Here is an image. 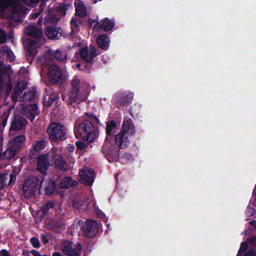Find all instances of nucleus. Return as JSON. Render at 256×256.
I'll use <instances>...</instances> for the list:
<instances>
[{"mask_svg": "<svg viewBox=\"0 0 256 256\" xmlns=\"http://www.w3.org/2000/svg\"><path fill=\"white\" fill-rule=\"evenodd\" d=\"M50 159L52 164L56 168L66 170L67 168V164L58 152L56 148H53L46 155H41L38 158L37 170L42 173H45L48 168L51 165Z\"/></svg>", "mask_w": 256, "mask_h": 256, "instance_id": "1", "label": "nucleus"}, {"mask_svg": "<svg viewBox=\"0 0 256 256\" xmlns=\"http://www.w3.org/2000/svg\"><path fill=\"white\" fill-rule=\"evenodd\" d=\"M80 81L78 78L73 80L72 84L73 90L69 95L70 100L68 102L76 107L82 100H84L89 92V86L86 85L85 88L79 86Z\"/></svg>", "mask_w": 256, "mask_h": 256, "instance_id": "2", "label": "nucleus"}, {"mask_svg": "<svg viewBox=\"0 0 256 256\" xmlns=\"http://www.w3.org/2000/svg\"><path fill=\"white\" fill-rule=\"evenodd\" d=\"M127 134H133L135 130L132 121L130 120H124L122 124V132L116 136L115 140L116 144L121 148H126L129 144V141L124 136V132Z\"/></svg>", "mask_w": 256, "mask_h": 256, "instance_id": "3", "label": "nucleus"}, {"mask_svg": "<svg viewBox=\"0 0 256 256\" xmlns=\"http://www.w3.org/2000/svg\"><path fill=\"white\" fill-rule=\"evenodd\" d=\"M76 136L88 142H92L96 136V132L92 124L84 122L79 126L76 132Z\"/></svg>", "mask_w": 256, "mask_h": 256, "instance_id": "4", "label": "nucleus"}, {"mask_svg": "<svg viewBox=\"0 0 256 256\" xmlns=\"http://www.w3.org/2000/svg\"><path fill=\"white\" fill-rule=\"evenodd\" d=\"M26 138L24 135L16 137L10 142V148L5 152L2 153L0 157L2 159H9L12 158L23 145Z\"/></svg>", "mask_w": 256, "mask_h": 256, "instance_id": "5", "label": "nucleus"}, {"mask_svg": "<svg viewBox=\"0 0 256 256\" xmlns=\"http://www.w3.org/2000/svg\"><path fill=\"white\" fill-rule=\"evenodd\" d=\"M48 132L50 138L53 141L60 140L65 138L66 129L60 124H52L48 128Z\"/></svg>", "mask_w": 256, "mask_h": 256, "instance_id": "6", "label": "nucleus"}, {"mask_svg": "<svg viewBox=\"0 0 256 256\" xmlns=\"http://www.w3.org/2000/svg\"><path fill=\"white\" fill-rule=\"evenodd\" d=\"M82 250L79 243L74 244L71 242H65L62 244V252L68 256H80Z\"/></svg>", "mask_w": 256, "mask_h": 256, "instance_id": "7", "label": "nucleus"}, {"mask_svg": "<svg viewBox=\"0 0 256 256\" xmlns=\"http://www.w3.org/2000/svg\"><path fill=\"white\" fill-rule=\"evenodd\" d=\"M38 184V180L36 178L27 180L23 186V192L25 196L31 198L36 192Z\"/></svg>", "mask_w": 256, "mask_h": 256, "instance_id": "8", "label": "nucleus"}, {"mask_svg": "<svg viewBox=\"0 0 256 256\" xmlns=\"http://www.w3.org/2000/svg\"><path fill=\"white\" fill-rule=\"evenodd\" d=\"M94 202L92 199L88 200L86 198H76L74 200L72 204L74 207L78 209L88 210L94 206Z\"/></svg>", "mask_w": 256, "mask_h": 256, "instance_id": "9", "label": "nucleus"}, {"mask_svg": "<svg viewBox=\"0 0 256 256\" xmlns=\"http://www.w3.org/2000/svg\"><path fill=\"white\" fill-rule=\"evenodd\" d=\"M80 182L87 185H91L94 182L95 176L94 170L86 168L80 170L79 173Z\"/></svg>", "mask_w": 256, "mask_h": 256, "instance_id": "10", "label": "nucleus"}, {"mask_svg": "<svg viewBox=\"0 0 256 256\" xmlns=\"http://www.w3.org/2000/svg\"><path fill=\"white\" fill-rule=\"evenodd\" d=\"M8 6H12L16 12L22 13L24 12L23 8L19 7L18 0H0V14Z\"/></svg>", "mask_w": 256, "mask_h": 256, "instance_id": "11", "label": "nucleus"}, {"mask_svg": "<svg viewBox=\"0 0 256 256\" xmlns=\"http://www.w3.org/2000/svg\"><path fill=\"white\" fill-rule=\"evenodd\" d=\"M80 54L82 59L87 62H91L96 56V50L93 46H90L89 50L87 47L82 48L80 51Z\"/></svg>", "mask_w": 256, "mask_h": 256, "instance_id": "12", "label": "nucleus"}, {"mask_svg": "<svg viewBox=\"0 0 256 256\" xmlns=\"http://www.w3.org/2000/svg\"><path fill=\"white\" fill-rule=\"evenodd\" d=\"M72 8L70 4L68 6H62L58 8L57 10V13L58 15L56 16H54L52 14H50L48 18L46 19V22L48 23H56L60 19V16H64L66 14V8Z\"/></svg>", "mask_w": 256, "mask_h": 256, "instance_id": "13", "label": "nucleus"}, {"mask_svg": "<svg viewBox=\"0 0 256 256\" xmlns=\"http://www.w3.org/2000/svg\"><path fill=\"white\" fill-rule=\"evenodd\" d=\"M62 76V73L58 67L56 65L51 66L49 70V78L52 82H56Z\"/></svg>", "mask_w": 256, "mask_h": 256, "instance_id": "14", "label": "nucleus"}, {"mask_svg": "<svg viewBox=\"0 0 256 256\" xmlns=\"http://www.w3.org/2000/svg\"><path fill=\"white\" fill-rule=\"evenodd\" d=\"M97 229V224L92 220L86 222L83 226V230L88 236H92Z\"/></svg>", "mask_w": 256, "mask_h": 256, "instance_id": "15", "label": "nucleus"}, {"mask_svg": "<svg viewBox=\"0 0 256 256\" xmlns=\"http://www.w3.org/2000/svg\"><path fill=\"white\" fill-rule=\"evenodd\" d=\"M40 188L43 189L46 194H52L56 189L54 182L51 180H42L40 183Z\"/></svg>", "mask_w": 256, "mask_h": 256, "instance_id": "16", "label": "nucleus"}, {"mask_svg": "<svg viewBox=\"0 0 256 256\" xmlns=\"http://www.w3.org/2000/svg\"><path fill=\"white\" fill-rule=\"evenodd\" d=\"M114 26V22L112 20H110L106 18L103 20L102 24L96 22L94 26V29L95 30L103 29L104 31L108 32L112 30Z\"/></svg>", "mask_w": 256, "mask_h": 256, "instance_id": "17", "label": "nucleus"}, {"mask_svg": "<svg viewBox=\"0 0 256 256\" xmlns=\"http://www.w3.org/2000/svg\"><path fill=\"white\" fill-rule=\"evenodd\" d=\"M24 115L32 121L35 116L38 114L37 106L35 104L30 105L23 109Z\"/></svg>", "mask_w": 256, "mask_h": 256, "instance_id": "18", "label": "nucleus"}, {"mask_svg": "<svg viewBox=\"0 0 256 256\" xmlns=\"http://www.w3.org/2000/svg\"><path fill=\"white\" fill-rule=\"evenodd\" d=\"M62 30L57 28H48L46 30V34L50 39H58L62 35Z\"/></svg>", "mask_w": 256, "mask_h": 256, "instance_id": "19", "label": "nucleus"}, {"mask_svg": "<svg viewBox=\"0 0 256 256\" xmlns=\"http://www.w3.org/2000/svg\"><path fill=\"white\" fill-rule=\"evenodd\" d=\"M26 122L25 119L16 116L12 122L10 130H20L26 125Z\"/></svg>", "mask_w": 256, "mask_h": 256, "instance_id": "20", "label": "nucleus"}, {"mask_svg": "<svg viewBox=\"0 0 256 256\" xmlns=\"http://www.w3.org/2000/svg\"><path fill=\"white\" fill-rule=\"evenodd\" d=\"M110 39L105 34L100 36L97 38V44L98 46L103 50H107L110 46Z\"/></svg>", "mask_w": 256, "mask_h": 256, "instance_id": "21", "label": "nucleus"}, {"mask_svg": "<svg viewBox=\"0 0 256 256\" xmlns=\"http://www.w3.org/2000/svg\"><path fill=\"white\" fill-rule=\"evenodd\" d=\"M24 30L26 34L36 38H40L42 34V30L37 28L34 26H30L26 27Z\"/></svg>", "mask_w": 256, "mask_h": 256, "instance_id": "22", "label": "nucleus"}, {"mask_svg": "<svg viewBox=\"0 0 256 256\" xmlns=\"http://www.w3.org/2000/svg\"><path fill=\"white\" fill-rule=\"evenodd\" d=\"M40 45L38 42L34 40L30 41L28 45L27 46L28 52L30 55L34 56L37 52V48Z\"/></svg>", "mask_w": 256, "mask_h": 256, "instance_id": "23", "label": "nucleus"}, {"mask_svg": "<svg viewBox=\"0 0 256 256\" xmlns=\"http://www.w3.org/2000/svg\"><path fill=\"white\" fill-rule=\"evenodd\" d=\"M77 184V182L73 180L71 178L66 177L62 180L60 184L62 188H68L70 186L76 185Z\"/></svg>", "mask_w": 256, "mask_h": 256, "instance_id": "24", "label": "nucleus"}, {"mask_svg": "<svg viewBox=\"0 0 256 256\" xmlns=\"http://www.w3.org/2000/svg\"><path fill=\"white\" fill-rule=\"evenodd\" d=\"M76 14L80 16H83L86 14V10L83 4L76 3Z\"/></svg>", "mask_w": 256, "mask_h": 256, "instance_id": "25", "label": "nucleus"}, {"mask_svg": "<svg viewBox=\"0 0 256 256\" xmlns=\"http://www.w3.org/2000/svg\"><path fill=\"white\" fill-rule=\"evenodd\" d=\"M116 124L114 121H111L107 123L106 134L110 135L112 132H116Z\"/></svg>", "mask_w": 256, "mask_h": 256, "instance_id": "26", "label": "nucleus"}, {"mask_svg": "<svg viewBox=\"0 0 256 256\" xmlns=\"http://www.w3.org/2000/svg\"><path fill=\"white\" fill-rule=\"evenodd\" d=\"M1 52L4 53V55L6 56L10 61L12 62L14 60V54L8 47H3Z\"/></svg>", "mask_w": 256, "mask_h": 256, "instance_id": "27", "label": "nucleus"}, {"mask_svg": "<svg viewBox=\"0 0 256 256\" xmlns=\"http://www.w3.org/2000/svg\"><path fill=\"white\" fill-rule=\"evenodd\" d=\"M46 146V142L44 140L38 141L34 146V149L36 152H38L44 149Z\"/></svg>", "mask_w": 256, "mask_h": 256, "instance_id": "28", "label": "nucleus"}, {"mask_svg": "<svg viewBox=\"0 0 256 256\" xmlns=\"http://www.w3.org/2000/svg\"><path fill=\"white\" fill-rule=\"evenodd\" d=\"M80 22L75 18H72L71 20L72 30L73 32H76L78 31V26Z\"/></svg>", "mask_w": 256, "mask_h": 256, "instance_id": "29", "label": "nucleus"}, {"mask_svg": "<svg viewBox=\"0 0 256 256\" xmlns=\"http://www.w3.org/2000/svg\"><path fill=\"white\" fill-rule=\"evenodd\" d=\"M9 178L8 174L0 175V188L4 187L8 183V179Z\"/></svg>", "mask_w": 256, "mask_h": 256, "instance_id": "30", "label": "nucleus"}, {"mask_svg": "<svg viewBox=\"0 0 256 256\" xmlns=\"http://www.w3.org/2000/svg\"><path fill=\"white\" fill-rule=\"evenodd\" d=\"M54 57L60 61H62L66 58V55L62 54L60 51L56 50L54 54Z\"/></svg>", "mask_w": 256, "mask_h": 256, "instance_id": "31", "label": "nucleus"}, {"mask_svg": "<svg viewBox=\"0 0 256 256\" xmlns=\"http://www.w3.org/2000/svg\"><path fill=\"white\" fill-rule=\"evenodd\" d=\"M54 206V204L51 202H46L41 208V210L43 213L46 212L49 209L52 208Z\"/></svg>", "mask_w": 256, "mask_h": 256, "instance_id": "32", "label": "nucleus"}, {"mask_svg": "<svg viewBox=\"0 0 256 256\" xmlns=\"http://www.w3.org/2000/svg\"><path fill=\"white\" fill-rule=\"evenodd\" d=\"M248 248V244L246 242H242L241 246L238 251L237 256H241L242 253L244 252Z\"/></svg>", "mask_w": 256, "mask_h": 256, "instance_id": "33", "label": "nucleus"}, {"mask_svg": "<svg viewBox=\"0 0 256 256\" xmlns=\"http://www.w3.org/2000/svg\"><path fill=\"white\" fill-rule=\"evenodd\" d=\"M30 242L32 245L35 248H38L40 246V243L38 239L32 238L30 239Z\"/></svg>", "mask_w": 256, "mask_h": 256, "instance_id": "34", "label": "nucleus"}, {"mask_svg": "<svg viewBox=\"0 0 256 256\" xmlns=\"http://www.w3.org/2000/svg\"><path fill=\"white\" fill-rule=\"evenodd\" d=\"M23 1L26 4L34 6L38 2V0H23Z\"/></svg>", "mask_w": 256, "mask_h": 256, "instance_id": "35", "label": "nucleus"}, {"mask_svg": "<svg viewBox=\"0 0 256 256\" xmlns=\"http://www.w3.org/2000/svg\"><path fill=\"white\" fill-rule=\"evenodd\" d=\"M6 36L5 32L0 30V43H4L6 42Z\"/></svg>", "mask_w": 256, "mask_h": 256, "instance_id": "36", "label": "nucleus"}, {"mask_svg": "<svg viewBox=\"0 0 256 256\" xmlns=\"http://www.w3.org/2000/svg\"><path fill=\"white\" fill-rule=\"evenodd\" d=\"M76 145L77 148L80 150H84L86 147V144L80 141L77 142Z\"/></svg>", "mask_w": 256, "mask_h": 256, "instance_id": "37", "label": "nucleus"}, {"mask_svg": "<svg viewBox=\"0 0 256 256\" xmlns=\"http://www.w3.org/2000/svg\"><path fill=\"white\" fill-rule=\"evenodd\" d=\"M247 211H248V214L249 216L254 215V210L250 206H248Z\"/></svg>", "mask_w": 256, "mask_h": 256, "instance_id": "38", "label": "nucleus"}, {"mask_svg": "<svg viewBox=\"0 0 256 256\" xmlns=\"http://www.w3.org/2000/svg\"><path fill=\"white\" fill-rule=\"evenodd\" d=\"M16 180V175L14 174H12L10 176V180L8 184H11L12 182H14Z\"/></svg>", "mask_w": 256, "mask_h": 256, "instance_id": "39", "label": "nucleus"}, {"mask_svg": "<svg viewBox=\"0 0 256 256\" xmlns=\"http://www.w3.org/2000/svg\"><path fill=\"white\" fill-rule=\"evenodd\" d=\"M244 256H256V251L250 250Z\"/></svg>", "mask_w": 256, "mask_h": 256, "instance_id": "40", "label": "nucleus"}, {"mask_svg": "<svg viewBox=\"0 0 256 256\" xmlns=\"http://www.w3.org/2000/svg\"><path fill=\"white\" fill-rule=\"evenodd\" d=\"M0 256H10V255L7 250H4L0 252Z\"/></svg>", "mask_w": 256, "mask_h": 256, "instance_id": "41", "label": "nucleus"}, {"mask_svg": "<svg viewBox=\"0 0 256 256\" xmlns=\"http://www.w3.org/2000/svg\"><path fill=\"white\" fill-rule=\"evenodd\" d=\"M32 254H33L36 256H42L40 252L36 250H32Z\"/></svg>", "mask_w": 256, "mask_h": 256, "instance_id": "42", "label": "nucleus"}, {"mask_svg": "<svg viewBox=\"0 0 256 256\" xmlns=\"http://www.w3.org/2000/svg\"><path fill=\"white\" fill-rule=\"evenodd\" d=\"M42 239L43 240V242L44 244H46L48 242V240L46 238V236L44 235L42 236Z\"/></svg>", "mask_w": 256, "mask_h": 256, "instance_id": "43", "label": "nucleus"}, {"mask_svg": "<svg viewBox=\"0 0 256 256\" xmlns=\"http://www.w3.org/2000/svg\"><path fill=\"white\" fill-rule=\"evenodd\" d=\"M252 241L253 244L256 245V236L252 238Z\"/></svg>", "mask_w": 256, "mask_h": 256, "instance_id": "44", "label": "nucleus"}, {"mask_svg": "<svg viewBox=\"0 0 256 256\" xmlns=\"http://www.w3.org/2000/svg\"><path fill=\"white\" fill-rule=\"evenodd\" d=\"M250 224L254 227V229L256 230V221L250 222Z\"/></svg>", "mask_w": 256, "mask_h": 256, "instance_id": "45", "label": "nucleus"}, {"mask_svg": "<svg viewBox=\"0 0 256 256\" xmlns=\"http://www.w3.org/2000/svg\"><path fill=\"white\" fill-rule=\"evenodd\" d=\"M38 16H39V14L38 12H36L34 14L32 15V16L33 18H36Z\"/></svg>", "mask_w": 256, "mask_h": 256, "instance_id": "46", "label": "nucleus"}, {"mask_svg": "<svg viewBox=\"0 0 256 256\" xmlns=\"http://www.w3.org/2000/svg\"><path fill=\"white\" fill-rule=\"evenodd\" d=\"M52 256H62V254L59 252H56L53 254Z\"/></svg>", "mask_w": 256, "mask_h": 256, "instance_id": "47", "label": "nucleus"}, {"mask_svg": "<svg viewBox=\"0 0 256 256\" xmlns=\"http://www.w3.org/2000/svg\"><path fill=\"white\" fill-rule=\"evenodd\" d=\"M94 22V20H88V23H89L90 26H92Z\"/></svg>", "mask_w": 256, "mask_h": 256, "instance_id": "48", "label": "nucleus"}, {"mask_svg": "<svg viewBox=\"0 0 256 256\" xmlns=\"http://www.w3.org/2000/svg\"><path fill=\"white\" fill-rule=\"evenodd\" d=\"M50 104H51L48 103V102H46V101L44 102V106H50Z\"/></svg>", "mask_w": 256, "mask_h": 256, "instance_id": "49", "label": "nucleus"}, {"mask_svg": "<svg viewBox=\"0 0 256 256\" xmlns=\"http://www.w3.org/2000/svg\"><path fill=\"white\" fill-rule=\"evenodd\" d=\"M76 66L78 68L80 69V64H76Z\"/></svg>", "mask_w": 256, "mask_h": 256, "instance_id": "50", "label": "nucleus"}, {"mask_svg": "<svg viewBox=\"0 0 256 256\" xmlns=\"http://www.w3.org/2000/svg\"><path fill=\"white\" fill-rule=\"evenodd\" d=\"M2 142V138H0V146H1Z\"/></svg>", "mask_w": 256, "mask_h": 256, "instance_id": "51", "label": "nucleus"}, {"mask_svg": "<svg viewBox=\"0 0 256 256\" xmlns=\"http://www.w3.org/2000/svg\"><path fill=\"white\" fill-rule=\"evenodd\" d=\"M46 256V255H44V256Z\"/></svg>", "mask_w": 256, "mask_h": 256, "instance_id": "52", "label": "nucleus"}]
</instances>
